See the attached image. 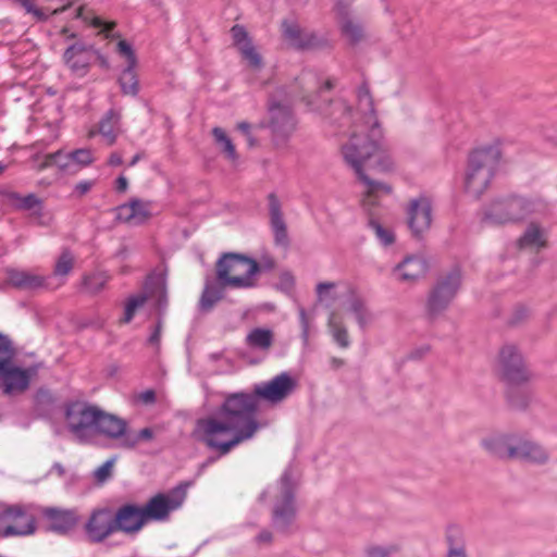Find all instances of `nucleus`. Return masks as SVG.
Returning <instances> with one entry per match:
<instances>
[{"instance_id": "f257e3e1", "label": "nucleus", "mask_w": 557, "mask_h": 557, "mask_svg": "<svg viewBox=\"0 0 557 557\" xmlns=\"http://www.w3.org/2000/svg\"><path fill=\"white\" fill-rule=\"evenodd\" d=\"M358 110L351 114L345 100L337 99L326 106L325 116L339 127L352 126L347 143L342 146L345 163L363 185L362 203L377 205L380 198L392 193V186L372 178L368 172H389L394 161L388 153L383 131L377 122L369 87L362 84L357 91Z\"/></svg>"}, {"instance_id": "f03ea898", "label": "nucleus", "mask_w": 557, "mask_h": 557, "mask_svg": "<svg viewBox=\"0 0 557 557\" xmlns=\"http://www.w3.org/2000/svg\"><path fill=\"white\" fill-rule=\"evenodd\" d=\"M297 387L296 377L288 372H281L269 381L256 384L252 393L226 394L215 414L197 421L198 440L220 456L227 455L259 431V399L278 405L292 396Z\"/></svg>"}, {"instance_id": "7ed1b4c3", "label": "nucleus", "mask_w": 557, "mask_h": 557, "mask_svg": "<svg viewBox=\"0 0 557 557\" xmlns=\"http://www.w3.org/2000/svg\"><path fill=\"white\" fill-rule=\"evenodd\" d=\"M499 144L475 149L469 157L465 178V189L470 196L478 198L488 187L500 159Z\"/></svg>"}, {"instance_id": "20e7f679", "label": "nucleus", "mask_w": 557, "mask_h": 557, "mask_svg": "<svg viewBox=\"0 0 557 557\" xmlns=\"http://www.w3.org/2000/svg\"><path fill=\"white\" fill-rule=\"evenodd\" d=\"M260 265L245 255L224 253L216 262V278L223 286L233 288H251L256 286V275Z\"/></svg>"}, {"instance_id": "39448f33", "label": "nucleus", "mask_w": 557, "mask_h": 557, "mask_svg": "<svg viewBox=\"0 0 557 557\" xmlns=\"http://www.w3.org/2000/svg\"><path fill=\"white\" fill-rule=\"evenodd\" d=\"M104 411L85 401H71L65 406V422L70 432L81 443H90L102 433L100 421Z\"/></svg>"}, {"instance_id": "423d86ee", "label": "nucleus", "mask_w": 557, "mask_h": 557, "mask_svg": "<svg viewBox=\"0 0 557 557\" xmlns=\"http://www.w3.org/2000/svg\"><path fill=\"white\" fill-rule=\"evenodd\" d=\"M16 349L8 335L0 333V379L4 395L25 392L30 384V369H22L14 364Z\"/></svg>"}, {"instance_id": "0eeeda50", "label": "nucleus", "mask_w": 557, "mask_h": 557, "mask_svg": "<svg viewBox=\"0 0 557 557\" xmlns=\"http://www.w3.org/2000/svg\"><path fill=\"white\" fill-rule=\"evenodd\" d=\"M114 26V22L107 21V47L124 59L126 63L117 78L122 94L135 97L139 92V81L135 71L137 58L132 45L112 33Z\"/></svg>"}, {"instance_id": "6e6552de", "label": "nucleus", "mask_w": 557, "mask_h": 557, "mask_svg": "<svg viewBox=\"0 0 557 557\" xmlns=\"http://www.w3.org/2000/svg\"><path fill=\"white\" fill-rule=\"evenodd\" d=\"M531 212V205L522 197L495 198L483 209V220L493 225L520 221Z\"/></svg>"}, {"instance_id": "1a4fd4ad", "label": "nucleus", "mask_w": 557, "mask_h": 557, "mask_svg": "<svg viewBox=\"0 0 557 557\" xmlns=\"http://www.w3.org/2000/svg\"><path fill=\"white\" fill-rule=\"evenodd\" d=\"M294 495L295 483L292 480L290 471L287 469L282 474L275 487L272 520L274 527L278 530H287L296 517Z\"/></svg>"}, {"instance_id": "9d476101", "label": "nucleus", "mask_w": 557, "mask_h": 557, "mask_svg": "<svg viewBox=\"0 0 557 557\" xmlns=\"http://www.w3.org/2000/svg\"><path fill=\"white\" fill-rule=\"evenodd\" d=\"M188 484H180L168 493H159L151 497L145 506H140L147 523L149 521H163L169 515L180 508L187 494Z\"/></svg>"}, {"instance_id": "9b49d317", "label": "nucleus", "mask_w": 557, "mask_h": 557, "mask_svg": "<svg viewBox=\"0 0 557 557\" xmlns=\"http://www.w3.org/2000/svg\"><path fill=\"white\" fill-rule=\"evenodd\" d=\"M461 284L459 269H454L446 275L438 278L428 298V313L436 317L447 309L455 298Z\"/></svg>"}, {"instance_id": "f8f14e48", "label": "nucleus", "mask_w": 557, "mask_h": 557, "mask_svg": "<svg viewBox=\"0 0 557 557\" xmlns=\"http://www.w3.org/2000/svg\"><path fill=\"white\" fill-rule=\"evenodd\" d=\"M497 366L503 379L510 384H520L529 380L523 358L515 345L503 346Z\"/></svg>"}, {"instance_id": "ddd939ff", "label": "nucleus", "mask_w": 557, "mask_h": 557, "mask_svg": "<svg viewBox=\"0 0 557 557\" xmlns=\"http://www.w3.org/2000/svg\"><path fill=\"white\" fill-rule=\"evenodd\" d=\"M65 64L78 75H84L92 63L104 65L103 57L91 45L75 42L64 52Z\"/></svg>"}, {"instance_id": "4468645a", "label": "nucleus", "mask_w": 557, "mask_h": 557, "mask_svg": "<svg viewBox=\"0 0 557 557\" xmlns=\"http://www.w3.org/2000/svg\"><path fill=\"white\" fill-rule=\"evenodd\" d=\"M284 39L297 50H313L323 48L327 40L314 32L301 28L296 22L284 20L281 25Z\"/></svg>"}, {"instance_id": "2eb2a0df", "label": "nucleus", "mask_w": 557, "mask_h": 557, "mask_svg": "<svg viewBox=\"0 0 557 557\" xmlns=\"http://www.w3.org/2000/svg\"><path fill=\"white\" fill-rule=\"evenodd\" d=\"M145 524H147V520L141 507L134 504H127L116 511L113 522L107 525V536L114 531H122L126 534H136Z\"/></svg>"}, {"instance_id": "dca6fc26", "label": "nucleus", "mask_w": 557, "mask_h": 557, "mask_svg": "<svg viewBox=\"0 0 557 557\" xmlns=\"http://www.w3.org/2000/svg\"><path fill=\"white\" fill-rule=\"evenodd\" d=\"M269 127L276 145L284 143L295 131L296 122L288 104L271 101Z\"/></svg>"}, {"instance_id": "f3484780", "label": "nucleus", "mask_w": 557, "mask_h": 557, "mask_svg": "<svg viewBox=\"0 0 557 557\" xmlns=\"http://www.w3.org/2000/svg\"><path fill=\"white\" fill-rule=\"evenodd\" d=\"M407 214L408 226L414 237H421L431 228L433 221L432 206L426 197L410 200Z\"/></svg>"}, {"instance_id": "a211bd4d", "label": "nucleus", "mask_w": 557, "mask_h": 557, "mask_svg": "<svg viewBox=\"0 0 557 557\" xmlns=\"http://www.w3.org/2000/svg\"><path fill=\"white\" fill-rule=\"evenodd\" d=\"M26 516V511L21 505H13L7 507L0 513V521H8L3 529L0 528V536L9 537V536H25L35 533L36 531V521L34 517H29L27 522L24 525L14 524L20 518Z\"/></svg>"}, {"instance_id": "6ab92c4d", "label": "nucleus", "mask_w": 557, "mask_h": 557, "mask_svg": "<svg viewBox=\"0 0 557 557\" xmlns=\"http://www.w3.org/2000/svg\"><path fill=\"white\" fill-rule=\"evenodd\" d=\"M342 34L351 44H357L363 38V28L354 14L350 0H338L334 8Z\"/></svg>"}, {"instance_id": "aec40b11", "label": "nucleus", "mask_w": 557, "mask_h": 557, "mask_svg": "<svg viewBox=\"0 0 557 557\" xmlns=\"http://www.w3.org/2000/svg\"><path fill=\"white\" fill-rule=\"evenodd\" d=\"M41 515L49 522L48 529L61 535L73 530L79 520L75 509L45 507L41 509Z\"/></svg>"}, {"instance_id": "412c9836", "label": "nucleus", "mask_w": 557, "mask_h": 557, "mask_svg": "<svg viewBox=\"0 0 557 557\" xmlns=\"http://www.w3.org/2000/svg\"><path fill=\"white\" fill-rule=\"evenodd\" d=\"M345 310L352 314L360 330L364 331L374 321V313L366 299L351 286L347 288Z\"/></svg>"}, {"instance_id": "4be33fe9", "label": "nucleus", "mask_w": 557, "mask_h": 557, "mask_svg": "<svg viewBox=\"0 0 557 557\" xmlns=\"http://www.w3.org/2000/svg\"><path fill=\"white\" fill-rule=\"evenodd\" d=\"M231 35L234 46L238 49L248 65L255 70L261 69L263 64L262 57L253 46L246 28L236 24L231 28Z\"/></svg>"}, {"instance_id": "5701e85b", "label": "nucleus", "mask_w": 557, "mask_h": 557, "mask_svg": "<svg viewBox=\"0 0 557 557\" xmlns=\"http://www.w3.org/2000/svg\"><path fill=\"white\" fill-rule=\"evenodd\" d=\"M150 216V203L140 199H132L115 209L116 220L133 226L145 223Z\"/></svg>"}, {"instance_id": "b1692460", "label": "nucleus", "mask_w": 557, "mask_h": 557, "mask_svg": "<svg viewBox=\"0 0 557 557\" xmlns=\"http://www.w3.org/2000/svg\"><path fill=\"white\" fill-rule=\"evenodd\" d=\"M513 459L530 463L544 465L548 461L549 455L539 443L529 438L516 436Z\"/></svg>"}, {"instance_id": "393cba45", "label": "nucleus", "mask_w": 557, "mask_h": 557, "mask_svg": "<svg viewBox=\"0 0 557 557\" xmlns=\"http://www.w3.org/2000/svg\"><path fill=\"white\" fill-rule=\"evenodd\" d=\"M428 271V263L420 256H409L394 269L397 280L405 283H413L422 277Z\"/></svg>"}, {"instance_id": "a878e982", "label": "nucleus", "mask_w": 557, "mask_h": 557, "mask_svg": "<svg viewBox=\"0 0 557 557\" xmlns=\"http://www.w3.org/2000/svg\"><path fill=\"white\" fill-rule=\"evenodd\" d=\"M483 447L500 459H513L516 435H493L483 441Z\"/></svg>"}, {"instance_id": "bb28decb", "label": "nucleus", "mask_w": 557, "mask_h": 557, "mask_svg": "<svg viewBox=\"0 0 557 557\" xmlns=\"http://www.w3.org/2000/svg\"><path fill=\"white\" fill-rule=\"evenodd\" d=\"M8 283L21 290H36L45 286L44 276L28 271L10 269L7 272Z\"/></svg>"}, {"instance_id": "cd10ccee", "label": "nucleus", "mask_w": 557, "mask_h": 557, "mask_svg": "<svg viewBox=\"0 0 557 557\" xmlns=\"http://www.w3.org/2000/svg\"><path fill=\"white\" fill-rule=\"evenodd\" d=\"M269 207L274 240L276 245L286 247L288 245L287 227L283 219L280 202L273 194L269 196Z\"/></svg>"}, {"instance_id": "c85d7f7f", "label": "nucleus", "mask_w": 557, "mask_h": 557, "mask_svg": "<svg viewBox=\"0 0 557 557\" xmlns=\"http://www.w3.org/2000/svg\"><path fill=\"white\" fill-rule=\"evenodd\" d=\"M245 343L252 351L268 354L274 344V332L270 329L255 327L247 334Z\"/></svg>"}, {"instance_id": "c756f323", "label": "nucleus", "mask_w": 557, "mask_h": 557, "mask_svg": "<svg viewBox=\"0 0 557 557\" xmlns=\"http://www.w3.org/2000/svg\"><path fill=\"white\" fill-rule=\"evenodd\" d=\"M446 557H468L463 531L457 525H450L446 531Z\"/></svg>"}, {"instance_id": "7c9ffc66", "label": "nucleus", "mask_w": 557, "mask_h": 557, "mask_svg": "<svg viewBox=\"0 0 557 557\" xmlns=\"http://www.w3.org/2000/svg\"><path fill=\"white\" fill-rule=\"evenodd\" d=\"M85 531L90 542L100 543L104 540V509L94 510L85 525Z\"/></svg>"}, {"instance_id": "2f4dec72", "label": "nucleus", "mask_w": 557, "mask_h": 557, "mask_svg": "<svg viewBox=\"0 0 557 557\" xmlns=\"http://www.w3.org/2000/svg\"><path fill=\"white\" fill-rule=\"evenodd\" d=\"M127 421L107 412V437L119 440L125 448L126 435L129 434Z\"/></svg>"}, {"instance_id": "473e14b6", "label": "nucleus", "mask_w": 557, "mask_h": 557, "mask_svg": "<svg viewBox=\"0 0 557 557\" xmlns=\"http://www.w3.org/2000/svg\"><path fill=\"white\" fill-rule=\"evenodd\" d=\"M327 327L333 337V341L341 348H348L350 346V339L347 327L343 321L338 318L335 311H332L329 315Z\"/></svg>"}, {"instance_id": "72a5a7b5", "label": "nucleus", "mask_w": 557, "mask_h": 557, "mask_svg": "<svg viewBox=\"0 0 557 557\" xmlns=\"http://www.w3.org/2000/svg\"><path fill=\"white\" fill-rule=\"evenodd\" d=\"M546 244L543 231L536 224H530L523 235L518 240L521 249H535L544 247Z\"/></svg>"}, {"instance_id": "f704fd0d", "label": "nucleus", "mask_w": 557, "mask_h": 557, "mask_svg": "<svg viewBox=\"0 0 557 557\" xmlns=\"http://www.w3.org/2000/svg\"><path fill=\"white\" fill-rule=\"evenodd\" d=\"M338 286V282L318 283L315 286L318 302L324 305L325 307H332L339 299V294L337 293Z\"/></svg>"}, {"instance_id": "c9c22d12", "label": "nucleus", "mask_w": 557, "mask_h": 557, "mask_svg": "<svg viewBox=\"0 0 557 557\" xmlns=\"http://www.w3.org/2000/svg\"><path fill=\"white\" fill-rule=\"evenodd\" d=\"M71 151L64 152L63 150H59L54 153L47 154L41 164V168L44 169L51 165H57L62 172L71 174Z\"/></svg>"}, {"instance_id": "e433bc0d", "label": "nucleus", "mask_w": 557, "mask_h": 557, "mask_svg": "<svg viewBox=\"0 0 557 557\" xmlns=\"http://www.w3.org/2000/svg\"><path fill=\"white\" fill-rule=\"evenodd\" d=\"M71 174H75L83 168L91 164L95 161L94 152L88 148H79L71 150Z\"/></svg>"}, {"instance_id": "4c0bfd02", "label": "nucleus", "mask_w": 557, "mask_h": 557, "mask_svg": "<svg viewBox=\"0 0 557 557\" xmlns=\"http://www.w3.org/2000/svg\"><path fill=\"white\" fill-rule=\"evenodd\" d=\"M212 135L216 144L221 146V150L225 153L226 158L235 163L238 160V154L236 152L234 144L225 134V132L220 127H214L212 129Z\"/></svg>"}, {"instance_id": "58836bf2", "label": "nucleus", "mask_w": 557, "mask_h": 557, "mask_svg": "<svg viewBox=\"0 0 557 557\" xmlns=\"http://www.w3.org/2000/svg\"><path fill=\"white\" fill-rule=\"evenodd\" d=\"M104 287V276L101 273L84 275L79 292L90 296L97 295Z\"/></svg>"}, {"instance_id": "ea45409f", "label": "nucleus", "mask_w": 557, "mask_h": 557, "mask_svg": "<svg viewBox=\"0 0 557 557\" xmlns=\"http://www.w3.org/2000/svg\"><path fill=\"white\" fill-rule=\"evenodd\" d=\"M148 298L149 296L146 293L131 296L125 302L124 315L121 322L129 323L135 317L136 312L144 307Z\"/></svg>"}, {"instance_id": "a19ab883", "label": "nucleus", "mask_w": 557, "mask_h": 557, "mask_svg": "<svg viewBox=\"0 0 557 557\" xmlns=\"http://www.w3.org/2000/svg\"><path fill=\"white\" fill-rule=\"evenodd\" d=\"M74 267V256L69 249H64L55 261L53 273L57 276L67 275Z\"/></svg>"}, {"instance_id": "79ce46f5", "label": "nucleus", "mask_w": 557, "mask_h": 557, "mask_svg": "<svg viewBox=\"0 0 557 557\" xmlns=\"http://www.w3.org/2000/svg\"><path fill=\"white\" fill-rule=\"evenodd\" d=\"M107 124H110V129H107V145H112L117 135L121 133L120 113L111 110L107 112Z\"/></svg>"}, {"instance_id": "37998d69", "label": "nucleus", "mask_w": 557, "mask_h": 557, "mask_svg": "<svg viewBox=\"0 0 557 557\" xmlns=\"http://www.w3.org/2000/svg\"><path fill=\"white\" fill-rule=\"evenodd\" d=\"M221 297V292L218 288L207 285L200 298V308L205 311L211 310Z\"/></svg>"}, {"instance_id": "c03bdc74", "label": "nucleus", "mask_w": 557, "mask_h": 557, "mask_svg": "<svg viewBox=\"0 0 557 557\" xmlns=\"http://www.w3.org/2000/svg\"><path fill=\"white\" fill-rule=\"evenodd\" d=\"M153 430L151 428H145L139 432L131 430L129 434L126 435L125 448H134L140 442H148L153 438Z\"/></svg>"}, {"instance_id": "a18cd8bd", "label": "nucleus", "mask_w": 557, "mask_h": 557, "mask_svg": "<svg viewBox=\"0 0 557 557\" xmlns=\"http://www.w3.org/2000/svg\"><path fill=\"white\" fill-rule=\"evenodd\" d=\"M11 199L15 201V207L21 210H33L41 205L40 199L34 194L22 197L14 193L11 195Z\"/></svg>"}, {"instance_id": "49530a36", "label": "nucleus", "mask_w": 557, "mask_h": 557, "mask_svg": "<svg viewBox=\"0 0 557 557\" xmlns=\"http://www.w3.org/2000/svg\"><path fill=\"white\" fill-rule=\"evenodd\" d=\"M369 226L373 230L376 238L384 246H389L394 243L395 236L388 228L383 227L379 222L370 220Z\"/></svg>"}, {"instance_id": "de8ad7c7", "label": "nucleus", "mask_w": 557, "mask_h": 557, "mask_svg": "<svg viewBox=\"0 0 557 557\" xmlns=\"http://www.w3.org/2000/svg\"><path fill=\"white\" fill-rule=\"evenodd\" d=\"M399 550V546L397 544H388V545H374L370 546L367 549V555L369 557H391Z\"/></svg>"}, {"instance_id": "09e8293b", "label": "nucleus", "mask_w": 557, "mask_h": 557, "mask_svg": "<svg viewBox=\"0 0 557 557\" xmlns=\"http://www.w3.org/2000/svg\"><path fill=\"white\" fill-rule=\"evenodd\" d=\"M154 308L158 311L159 318L163 319V315L168 308V295L164 285H158L154 290Z\"/></svg>"}, {"instance_id": "8fccbe9b", "label": "nucleus", "mask_w": 557, "mask_h": 557, "mask_svg": "<svg viewBox=\"0 0 557 557\" xmlns=\"http://www.w3.org/2000/svg\"><path fill=\"white\" fill-rule=\"evenodd\" d=\"M18 2L27 13H30L34 15L36 21L38 22H46L49 18L48 13H45L44 9L37 8L34 2L35 0H15Z\"/></svg>"}, {"instance_id": "3c124183", "label": "nucleus", "mask_w": 557, "mask_h": 557, "mask_svg": "<svg viewBox=\"0 0 557 557\" xmlns=\"http://www.w3.org/2000/svg\"><path fill=\"white\" fill-rule=\"evenodd\" d=\"M162 330H163V319L158 318L157 324L147 341L149 345L159 348L160 342H161Z\"/></svg>"}, {"instance_id": "603ef678", "label": "nucleus", "mask_w": 557, "mask_h": 557, "mask_svg": "<svg viewBox=\"0 0 557 557\" xmlns=\"http://www.w3.org/2000/svg\"><path fill=\"white\" fill-rule=\"evenodd\" d=\"M299 82L305 91H310L318 85L315 76L311 72H304L299 77Z\"/></svg>"}, {"instance_id": "864d4df0", "label": "nucleus", "mask_w": 557, "mask_h": 557, "mask_svg": "<svg viewBox=\"0 0 557 557\" xmlns=\"http://www.w3.org/2000/svg\"><path fill=\"white\" fill-rule=\"evenodd\" d=\"M299 320L301 325V335L305 341H308L309 337V319L307 312L304 308H299Z\"/></svg>"}, {"instance_id": "5fc2aeb1", "label": "nucleus", "mask_w": 557, "mask_h": 557, "mask_svg": "<svg viewBox=\"0 0 557 557\" xmlns=\"http://www.w3.org/2000/svg\"><path fill=\"white\" fill-rule=\"evenodd\" d=\"M138 400L144 404H153L156 400V393L152 389H147L138 395Z\"/></svg>"}, {"instance_id": "6e6d98bb", "label": "nucleus", "mask_w": 557, "mask_h": 557, "mask_svg": "<svg viewBox=\"0 0 557 557\" xmlns=\"http://www.w3.org/2000/svg\"><path fill=\"white\" fill-rule=\"evenodd\" d=\"M92 187L91 182L83 181L76 184L75 191L78 196H83L88 193Z\"/></svg>"}, {"instance_id": "4d7b16f0", "label": "nucleus", "mask_w": 557, "mask_h": 557, "mask_svg": "<svg viewBox=\"0 0 557 557\" xmlns=\"http://www.w3.org/2000/svg\"><path fill=\"white\" fill-rule=\"evenodd\" d=\"M128 186L127 178L124 175L119 176V178L115 182V189L117 193H124L126 191Z\"/></svg>"}, {"instance_id": "13d9d810", "label": "nucleus", "mask_w": 557, "mask_h": 557, "mask_svg": "<svg viewBox=\"0 0 557 557\" xmlns=\"http://www.w3.org/2000/svg\"><path fill=\"white\" fill-rule=\"evenodd\" d=\"M218 460V457H209L207 458L202 463L199 465V468H198V475H200L201 473L205 472V470L213 465L215 461Z\"/></svg>"}, {"instance_id": "bf43d9fd", "label": "nucleus", "mask_w": 557, "mask_h": 557, "mask_svg": "<svg viewBox=\"0 0 557 557\" xmlns=\"http://www.w3.org/2000/svg\"><path fill=\"white\" fill-rule=\"evenodd\" d=\"M271 540H272V534H271V532H269L267 530L260 532L257 536L258 543H270Z\"/></svg>"}, {"instance_id": "052dcab7", "label": "nucleus", "mask_w": 557, "mask_h": 557, "mask_svg": "<svg viewBox=\"0 0 557 557\" xmlns=\"http://www.w3.org/2000/svg\"><path fill=\"white\" fill-rule=\"evenodd\" d=\"M95 478L99 484H102L104 482V463L100 465L95 470Z\"/></svg>"}, {"instance_id": "680f3d73", "label": "nucleus", "mask_w": 557, "mask_h": 557, "mask_svg": "<svg viewBox=\"0 0 557 557\" xmlns=\"http://www.w3.org/2000/svg\"><path fill=\"white\" fill-rule=\"evenodd\" d=\"M109 163L114 166L121 165L123 163L121 154H119L116 152L111 153V156L109 158Z\"/></svg>"}, {"instance_id": "e2e57ef3", "label": "nucleus", "mask_w": 557, "mask_h": 557, "mask_svg": "<svg viewBox=\"0 0 557 557\" xmlns=\"http://www.w3.org/2000/svg\"><path fill=\"white\" fill-rule=\"evenodd\" d=\"M52 471H55L59 476H63L65 474V469L60 462H55L52 466Z\"/></svg>"}, {"instance_id": "0e129e2a", "label": "nucleus", "mask_w": 557, "mask_h": 557, "mask_svg": "<svg viewBox=\"0 0 557 557\" xmlns=\"http://www.w3.org/2000/svg\"><path fill=\"white\" fill-rule=\"evenodd\" d=\"M115 458L107 459V480H109V478L111 476V471L115 463Z\"/></svg>"}, {"instance_id": "69168bd1", "label": "nucleus", "mask_w": 557, "mask_h": 557, "mask_svg": "<svg viewBox=\"0 0 557 557\" xmlns=\"http://www.w3.org/2000/svg\"><path fill=\"white\" fill-rule=\"evenodd\" d=\"M92 24L94 26L100 28V34L104 33V22L101 20V17H95Z\"/></svg>"}, {"instance_id": "338daca9", "label": "nucleus", "mask_w": 557, "mask_h": 557, "mask_svg": "<svg viewBox=\"0 0 557 557\" xmlns=\"http://www.w3.org/2000/svg\"><path fill=\"white\" fill-rule=\"evenodd\" d=\"M238 129L242 131L245 135H248L250 134L249 133V129H250V124L247 123V122H240L238 125H237Z\"/></svg>"}, {"instance_id": "774afa93", "label": "nucleus", "mask_w": 557, "mask_h": 557, "mask_svg": "<svg viewBox=\"0 0 557 557\" xmlns=\"http://www.w3.org/2000/svg\"><path fill=\"white\" fill-rule=\"evenodd\" d=\"M140 160V154H136L129 162V166H134Z\"/></svg>"}]
</instances>
